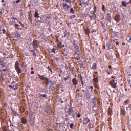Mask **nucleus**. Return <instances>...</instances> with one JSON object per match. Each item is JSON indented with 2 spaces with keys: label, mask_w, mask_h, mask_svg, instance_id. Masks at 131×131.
I'll return each mask as SVG.
<instances>
[{
  "label": "nucleus",
  "mask_w": 131,
  "mask_h": 131,
  "mask_svg": "<svg viewBox=\"0 0 131 131\" xmlns=\"http://www.w3.org/2000/svg\"><path fill=\"white\" fill-rule=\"evenodd\" d=\"M93 81H94V83H98V82H99V78H98V77L94 78L93 79Z\"/></svg>",
  "instance_id": "20"
},
{
  "label": "nucleus",
  "mask_w": 131,
  "mask_h": 131,
  "mask_svg": "<svg viewBox=\"0 0 131 131\" xmlns=\"http://www.w3.org/2000/svg\"><path fill=\"white\" fill-rule=\"evenodd\" d=\"M13 114L15 116H17V115H19V114H17V112L13 111Z\"/></svg>",
  "instance_id": "52"
},
{
  "label": "nucleus",
  "mask_w": 131,
  "mask_h": 131,
  "mask_svg": "<svg viewBox=\"0 0 131 131\" xmlns=\"http://www.w3.org/2000/svg\"><path fill=\"white\" fill-rule=\"evenodd\" d=\"M74 47L75 50H76V51H78L79 47H78V45H77V44L74 43Z\"/></svg>",
  "instance_id": "22"
},
{
  "label": "nucleus",
  "mask_w": 131,
  "mask_h": 131,
  "mask_svg": "<svg viewBox=\"0 0 131 131\" xmlns=\"http://www.w3.org/2000/svg\"><path fill=\"white\" fill-rule=\"evenodd\" d=\"M114 10L115 11V12H117V11H118V8H116L115 7H114Z\"/></svg>",
  "instance_id": "49"
},
{
  "label": "nucleus",
  "mask_w": 131,
  "mask_h": 131,
  "mask_svg": "<svg viewBox=\"0 0 131 131\" xmlns=\"http://www.w3.org/2000/svg\"><path fill=\"white\" fill-rule=\"evenodd\" d=\"M52 52H53V53H57V52H58V48L56 46H53Z\"/></svg>",
  "instance_id": "12"
},
{
  "label": "nucleus",
  "mask_w": 131,
  "mask_h": 131,
  "mask_svg": "<svg viewBox=\"0 0 131 131\" xmlns=\"http://www.w3.org/2000/svg\"><path fill=\"white\" fill-rule=\"evenodd\" d=\"M126 40H127V41H128V42H130L131 37L130 36H128L126 38Z\"/></svg>",
  "instance_id": "39"
},
{
  "label": "nucleus",
  "mask_w": 131,
  "mask_h": 131,
  "mask_svg": "<svg viewBox=\"0 0 131 131\" xmlns=\"http://www.w3.org/2000/svg\"><path fill=\"white\" fill-rule=\"evenodd\" d=\"M57 47L59 49H60V48H62V44L61 43H57Z\"/></svg>",
  "instance_id": "41"
},
{
  "label": "nucleus",
  "mask_w": 131,
  "mask_h": 131,
  "mask_svg": "<svg viewBox=\"0 0 131 131\" xmlns=\"http://www.w3.org/2000/svg\"><path fill=\"white\" fill-rule=\"evenodd\" d=\"M92 69H97V63L95 62L93 63L92 67H91Z\"/></svg>",
  "instance_id": "17"
},
{
  "label": "nucleus",
  "mask_w": 131,
  "mask_h": 131,
  "mask_svg": "<svg viewBox=\"0 0 131 131\" xmlns=\"http://www.w3.org/2000/svg\"><path fill=\"white\" fill-rule=\"evenodd\" d=\"M37 18V20L38 21V22H40V23H41V17L40 16H38L36 17Z\"/></svg>",
  "instance_id": "29"
},
{
  "label": "nucleus",
  "mask_w": 131,
  "mask_h": 131,
  "mask_svg": "<svg viewBox=\"0 0 131 131\" xmlns=\"http://www.w3.org/2000/svg\"><path fill=\"white\" fill-rule=\"evenodd\" d=\"M114 20L116 22H119L121 20V16L119 14H116L114 17Z\"/></svg>",
  "instance_id": "5"
},
{
  "label": "nucleus",
  "mask_w": 131,
  "mask_h": 131,
  "mask_svg": "<svg viewBox=\"0 0 131 131\" xmlns=\"http://www.w3.org/2000/svg\"><path fill=\"white\" fill-rule=\"evenodd\" d=\"M66 112H69V115L70 116H72L71 118H75V114H74V112H75V111L73 110L72 108H68L67 107L66 108Z\"/></svg>",
  "instance_id": "1"
},
{
  "label": "nucleus",
  "mask_w": 131,
  "mask_h": 131,
  "mask_svg": "<svg viewBox=\"0 0 131 131\" xmlns=\"http://www.w3.org/2000/svg\"><path fill=\"white\" fill-rule=\"evenodd\" d=\"M122 6H123V7H126L127 6V4L124 2V1H123L122 2Z\"/></svg>",
  "instance_id": "30"
},
{
  "label": "nucleus",
  "mask_w": 131,
  "mask_h": 131,
  "mask_svg": "<svg viewBox=\"0 0 131 131\" xmlns=\"http://www.w3.org/2000/svg\"><path fill=\"white\" fill-rule=\"evenodd\" d=\"M70 12L71 14H75V12L74 11V10H73V8H71Z\"/></svg>",
  "instance_id": "32"
},
{
  "label": "nucleus",
  "mask_w": 131,
  "mask_h": 131,
  "mask_svg": "<svg viewBox=\"0 0 131 131\" xmlns=\"http://www.w3.org/2000/svg\"><path fill=\"white\" fill-rule=\"evenodd\" d=\"M76 52H75V54H77V55H78V56L80 55V52L79 51H78V50H76Z\"/></svg>",
  "instance_id": "44"
},
{
  "label": "nucleus",
  "mask_w": 131,
  "mask_h": 131,
  "mask_svg": "<svg viewBox=\"0 0 131 131\" xmlns=\"http://www.w3.org/2000/svg\"><path fill=\"white\" fill-rule=\"evenodd\" d=\"M19 24H15V27L18 29V30H20V28H19Z\"/></svg>",
  "instance_id": "43"
},
{
  "label": "nucleus",
  "mask_w": 131,
  "mask_h": 131,
  "mask_svg": "<svg viewBox=\"0 0 131 131\" xmlns=\"http://www.w3.org/2000/svg\"><path fill=\"white\" fill-rule=\"evenodd\" d=\"M9 58H14V55L13 54L9 55Z\"/></svg>",
  "instance_id": "56"
},
{
  "label": "nucleus",
  "mask_w": 131,
  "mask_h": 131,
  "mask_svg": "<svg viewBox=\"0 0 131 131\" xmlns=\"http://www.w3.org/2000/svg\"><path fill=\"white\" fill-rule=\"evenodd\" d=\"M92 103L94 105V106H96V98L94 97L93 99H92Z\"/></svg>",
  "instance_id": "28"
},
{
  "label": "nucleus",
  "mask_w": 131,
  "mask_h": 131,
  "mask_svg": "<svg viewBox=\"0 0 131 131\" xmlns=\"http://www.w3.org/2000/svg\"><path fill=\"white\" fill-rule=\"evenodd\" d=\"M102 11H103L104 12H105V11H106V7H105V5H102Z\"/></svg>",
  "instance_id": "36"
},
{
  "label": "nucleus",
  "mask_w": 131,
  "mask_h": 131,
  "mask_svg": "<svg viewBox=\"0 0 131 131\" xmlns=\"http://www.w3.org/2000/svg\"><path fill=\"white\" fill-rule=\"evenodd\" d=\"M39 78L41 79V80H45L46 81V84H48L49 82V78L47 77H45V76L38 75Z\"/></svg>",
  "instance_id": "2"
},
{
  "label": "nucleus",
  "mask_w": 131,
  "mask_h": 131,
  "mask_svg": "<svg viewBox=\"0 0 131 131\" xmlns=\"http://www.w3.org/2000/svg\"><path fill=\"white\" fill-rule=\"evenodd\" d=\"M93 110H97V106L96 105H94V106L92 107Z\"/></svg>",
  "instance_id": "55"
},
{
  "label": "nucleus",
  "mask_w": 131,
  "mask_h": 131,
  "mask_svg": "<svg viewBox=\"0 0 131 131\" xmlns=\"http://www.w3.org/2000/svg\"><path fill=\"white\" fill-rule=\"evenodd\" d=\"M74 70V68H72V69H71V71H73Z\"/></svg>",
  "instance_id": "62"
},
{
  "label": "nucleus",
  "mask_w": 131,
  "mask_h": 131,
  "mask_svg": "<svg viewBox=\"0 0 131 131\" xmlns=\"http://www.w3.org/2000/svg\"><path fill=\"white\" fill-rule=\"evenodd\" d=\"M31 74H34V71H32L31 72Z\"/></svg>",
  "instance_id": "60"
},
{
  "label": "nucleus",
  "mask_w": 131,
  "mask_h": 131,
  "mask_svg": "<svg viewBox=\"0 0 131 131\" xmlns=\"http://www.w3.org/2000/svg\"><path fill=\"white\" fill-rule=\"evenodd\" d=\"M29 49L30 50V52H33L34 51H36V49L33 45L29 47Z\"/></svg>",
  "instance_id": "10"
},
{
  "label": "nucleus",
  "mask_w": 131,
  "mask_h": 131,
  "mask_svg": "<svg viewBox=\"0 0 131 131\" xmlns=\"http://www.w3.org/2000/svg\"><path fill=\"white\" fill-rule=\"evenodd\" d=\"M67 2V3H69L70 4L72 3V0H63V2Z\"/></svg>",
  "instance_id": "38"
},
{
  "label": "nucleus",
  "mask_w": 131,
  "mask_h": 131,
  "mask_svg": "<svg viewBox=\"0 0 131 131\" xmlns=\"http://www.w3.org/2000/svg\"><path fill=\"white\" fill-rule=\"evenodd\" d=\"M106 47H107V50H111L112 48H111V42H107L106 43Z\"/></svg>",
  "instance_id": "11"
},
{
  "label": "nucleus",
  "mask_w": 131,
  "mask_h": 131,
  "mask_svg": "<svg viewBox=\"0 0 131 131\" xmlns=\"http://www.w3.org/2000/svg\"><path fill=\"white\" fill-rule=\"evenodd\" d=\"M90 121H91L90 119H89L88 118H84L83 120V125H86V124H88V123L90 122Z\"/></svg>",
  "instance_id": "7"
},
{
  "label": "nucleus",
  "mask_w": 131,
  "mask_h": 131,
  "mask_svg": "<svg viewBox=\"0 0 131 131\" xmlns=\"http://www.w3.org/2000/svg\"><path fill=\"white\" fill-rule=\"evenodd\" d=\"M92 33H94V32H97V30L96 29H93L92 30V31H91Z\"/></svg>",
  "instance_id": "54"
},
{
  "label": "nucleus",
  "mask_w": 131,
  "mask_h": 131,
  "mask_svg": "<svg viewBox=\"0 0 131 131\" xmlns=\"http://www.w3.org/2000/svg\"><path fill=\"white\" fill-rule=\"evenodd\" d=\"M21 2V0H17L16 1V4H18V3H20Z\"/></svg>",
  "instance_id": "59"
},
{
  "label": "nucleus",
  "mask_w": 131,
  "mask_h": 131,
  "mask_svg": "<svg viewBox=\"0 0 131 131\" xmlns=\"http://www.w3.org/2000/svg\"><path fill=\"white\" fill-rule=\"evenodd\" d=\"M108 114H109L110 115H111V113H112V109L109 108L108 110Z\"/></svg>",
  "instance_id": "34"
},
{
  "label": "nucleus",
  "mask_w": 131,
  "mask_h": 131,
  "mask_svg": "<svg viewBox=\"0 0 131 131\" xmlns=\"http://www.w3.org/2000/svg\"><path fill=\"white\" fill-rule=\"evenodd\" d=\"M32 45L36 49H37V48H38V46L39 45V41H37V40H34L33 41Z\"/></svg>",
  "instance_id": "4"
},
{
  "label": "nucleus",
  "mask_w": 131,
  "mask_h": 131,
  "mask_svg": "<svg viewBox=\"0 0 131 131\" xmlns=\"http://www.w3.org/2000/svg\"><path fill=\"white\" fill-rule=\"evenodd\" d=\"M103 50H105V48H106V47L105 46V45H104L103 46Z\"/></svg>",
  "instance_id": "61"
},
{
  "label": "nucleus",
  "mask_w": 131,
  "mask_h": 131,
  "mask_svg": "<svg viewBox=\"0 0 131 131\" xmlns=\"http://www.w3.org/2000/svg\"><path fill=\"white\" fill-rule=\"evenodd\" d=\"M72 82H73L74 85H76V84H77L78 83V80H77V79H76V78H74L72 79Z\"/></svg>",
  "instance_id": "9"
},
{
  "label": "nucleus",
  "mask_w": 131,
  "mask_h": 131,
  "mask_svg": "<svg viewBox=\"0 0 131 131\" xmlns=\"http://www.w3.org/2000/svg\"><path fill=\"white\" fill-rule=\"evenodd\" d=\"M110 84L112 88H114V89H116L117 88V82L115 81L114 80H112L110 82Z\"/></svg>",
  "instance_id": "3"
},
{
  "label": "nucleus",
  "mask_w": 131,
  "mask_h": 131,
  "mask_svg": "<svg viewBox=\"0 0 131 131\" xmlns=\"http://www.w3.org/2000/svg\"><path fill=\"white\" fill-rule=\"evenodd\" d=\"M40 97H42V98H47V95L40 94Z\"/></svg>",
  "instance_id": "40"
},
{
  "label": "nucleus",
  "mask_w": 131,
  "mask_h": 131,
  "mask_svg": "<svg viewBox=\"0 0 131 131\" xmlns=\"http://www.w3.org/2000/svg\"><path fill=\"white\" fill-rule=\"evenodd\" d=\"M39 14H38V10H36L35 12V13H34V17L35 18H37V17L39 16Z\"/></svg>",
  "instance_id": "25"
},
{
  "label": "nucleus",
  "mask_w": 131,
  "mask_h": 131,
  "mask_svg": "<svg viewBox=\"0 0 131 131\" xmlns=\"http://www.w3.org/2000/svg\"><path fill=\"white\" fill-rule=\"evenodd\" d=\"M107 23H111V20H112V18H111V16H109L107 17Z\"/></svg>",
  "instance_id": "23"
},
{
  "label": "nucleus",
  "mask_w": 131,
  "mask_h": 131,
  "mask_svg": "<svg viewBox=\"0 0 131 131\" xmlns=\"http://www.w3.org/2000/svg\"><path fill=\"white\" fill-rule=\"evenodd\" d=\"M84 95L86 100H90V99H91V94L89 91H85L84 93Z\"/></svg>",
  "instance_id": "6"
},
{
  "label": "nucleus",
  "mask_w": 131,
  "mask_h": 131,
  "mask_svg": "<svg viewBox=\"0 0 131 131\" xmlns=\"http://www.w3.org/2000/svg\"><path fill=\"white\" fill-rule=\"evenodd\" d=\"M3 131H7V127L6 126H4L2 128Z\"/></svg>",
  "instance_id": "48"
},
{
  "label": "nucleus",
  "mask_w": 131,
  "mask_h": 131,
  "mask_svg": "<svg viewBox=\"0 0 131 131\" xmlns=\"http://www.w3.org/2000/svg\"><path fill=\"white\" fill-rule=\"evenodd\" d=\"M105 72H106V73H107V74H110V72L108 70H105Z\"/></svg>",
  "instance_id": "53"
},
{
  "label": "nucleus",
  "mask_w": 131,
  "mask_h": 131,
  "mask_svg": "<svg viewBox=\"0 0 131 131\" xmlns=\"http://www.w3.org/2000/svg\"><path fill=\"white\" fill-rule=\"evenodd\" d=\"M80 116H81V115L80 114V113L77 114V117H78V118H80Z\"/></svg>",
  "instance_id": "47"
},
{
  "label": "nucleus",
  "mask_w": 131,
  "mask_h": 131,
  "mask_svg": "<svg viewBox=\"0 0 131 131\" xmlns=\"http://www.w3.org/2000/svg\"><path fill=\"white\" fill-rule=\"evenodd\" d=\"M2 31H3V34L6 33V30H5V29H3V30H2Z\"/></svg>",
  "instance_id": "57"
},
{
  "label": "nucleus",
  "mask_w": 131,
  "mask_h": 131,
  "mask_svg": "<svg viewBox=\"0 0 131 131\" xmlns=\"http://www.w3.org/2000/svg\"><path fill=\"white\" fill-rule=\"evenodd\" d=\"M62 131H67V129L66 128V127L65 126H63L62 127V129H61Z\"/></svg>",
  "instance_id": "45"
},
{
  "label": "nucleus",
  "mask_w": 131,
  "mask_h": 131,
  "mask_svg": "<svg viewBox=\"0 0 131 131\" xmlns=\"http://www.w3.org/2000/svg\"><path fill=\"white\" fill-rule=\"evenodd\" d=\"M73 126H74V124L73 123L70 124V127L71 129H73Z\"/></svg>",
  "instance_id": "42"
},
{
  "label": "nucleus",
  "mask_w": 131,
  "mask_h": 131,
  "mask_svg": "<svg viewBox=\"0 0 131 131\" xmlns=\"http://www.w3.org/2000/svg\"><path fill=\"white\" fill-rule=\"evenodd\" d=\"M79 65L80 66V68H83V62H82L81 60L79 61Z\"/></svg>",
  "instance_id": "26"
},
{
  "label": "nucleus",
  "mask_w": 131,
  "mask_h": 131,
  "mask_svg": "<svg viewBox=\"0 0 131 131\" xmlns=\"http://www.w3.org/2000/svg\"><path fill=\"white\" fill-rule=\"evenodd\" d=\"M41 39H43V40H46V37L43 35H41Z\"/></svg>",
  "instance_id": "50"
},
{
  "label": "nucleus",
  "mask_w": 131,
  "mask_h": 131,
  "mask_svg": "<svg viewBox=\"0 0 131 131\" xmlns=\"http://www.w3.org/2000/svg\"><path fill=\"white\" fill-rule=\"evenodd\" d=\"M63 8H65L66 9V11H68V9L69 8H70V6H68L67 4L63 3Z\"/></svg>",
  "instance_id": "16"
},
{
  "label": "nucleus",
  "mask_w": 131,
  "mask_h": 131,
  "mask_svg": "<svg viewBox=\"0 0 131 131\" xmlns=\"http://www.w3.org/2000/svg\"><path fill=\"white\" fill-rule=\"evenodd\" d=\"M84 32L85 33V34H90V33H91V30H90V28H87L85 30Z\"/></svg>",
  "instance_id": "15"
},
{
  "label": "nucleus",
  "mask_w": 131,
  "mask_h": 131,
  "mask_svg": "<svg viewBox=\"0 0 131 131\" xmlns=\"http://www.w3.org/2000/svg\"><path fill=\"white\" fill-rule=\"evenodd\" d=\"M88 127H91V123H89L88 125Z\"/></svg>",
  "instance_id": "63"
},
{
  "label": "nucleus",
  "mask_w": 131,
  "mask_h": 131,
  "mask_svg": "<svg viewBox=\"0 0 131 131\" xmlns=\"http://www.w3.org/2000/svg\"><path fill=\"white\" fill-rule=\"evenodd\" d=\"M16 70L17 73L18 74H20V73H22V70H21V68H18L17 69H15Z\"/></svg>",
  "instance_id": "18"
},
{
  "label": "nucleus",
  "mask_w": 131,
  "mask_h": 131,
  "mask_svg": "<svg viewBox=\"0 0 131 131\" xmlns=\"http://www.w3.org/2000/svg\"><path fill=\"white\" fill-rule=\"evenodd\" d=\"M29 121L30 123H32L33 122V120L32 119V114L30 113L29 114Z\"/></svg>",
  "instance_id": "13"
},
{
  "label": "nucleus",
  "mask_w": 131,
  "mask_h": 131,
  "mask_svg": "<svg viewBox=\"0 0 131 131\" xmlns=\"http://www.w3.org/2000/svg\"><path fill=\"white\" fill-rule=\"evenodd\" d=\"M20 68V64H19V62L18 61H16L15 64V69H17V68Z\"/></svg>",
  "instance_id": "19"
},
{
  "label": "nucleus",
  "mask_w": 131,
  "mask_h": 131,
  "mask_svg": "<svg viewBox=\"0 0 131 131\" xmlns=\"http://www.w3.org/2000/svg\"><path fill=\"white\" fill-rule=\"evenodd\" d=\"M21 121L23 124H26V123H27V121L25 118H22L21 119Z\"/></svg>",
  "instance_id": "14"
},
{
  "label": "nucleus",
  "mask_w": 131,
  "mask_h": 131,
  "mask_svg": "<svg viewBox=\"0 0 131 131\" xmlns=\"http://www.w3.org/2000/svg\"><path fill=\"white\" fill-rule=\"evenodd\" d=\"M0 65L2 66V68H4V67L5 66L6 63H4L3 61H0Z\"/></svg>",
  "instance_id": "24"
},
{
  "label": "nucleus",
  "mask_w": 131,
  "mask_h": 131,
  "mask_svg": "<svg viewBox=\"0 0 131 131\" xmlns=\"http://www.w3.org/2000/svg\"><path fill=\"white\" fill-rule=\"evenodd\" d=\"M12 89H13V90H17L18 89V84H16V85L15 86H13Z\"/></svg>",
  "instance_id": "31"
},
{
  "label": "nucleus",
  "mask_w": 131,
  "mask_h": 131,
  "mask_svg": "<svg viewBox=\"0 0 131 131\" xmlns=\"http://www.w3.org/2000/svg\"><path fill=\"white\" fill-rule=\"evenodd\" d=\"M129 4H131V0H130L129 2H127L128 5H129Z\"/></svg>",
  "instance_id": "64"
},
{
  "label": "nucleus",
  "mask_w": 131,
  "mask_h": 131,
  "mask_svg": "<svg viewBox=\"0 0 131 131\" xmlns=\"http://www.w3.org/2000/svg\"><path fill=\"white\" fill-rule=\"evenodd\" d=\"M14 36H16V37H20V34L18 32H15L14 33Z\"/></svg>",
  "instance_id": "27"
},
{
  "label": "nucleus",
  "mask_w": 131,
  "mask_h": 131,
  "mask_svg": "<svg viewBox=\"0 0 131 131\" xmlns=\"http://www.w3.org/2000/svg\"><path fill=\"white\" fill-rule=\"evenodd\" d=\"M76 59H77V60L78 61H79V60H80V57H76Z\"/></svg>",
  "instance_id": "58"
},
{
  "label": "nucleus",
  "mask_w": 131,
  "mask_h": 131,
  "mask_svg": "<svg viewBox=\"0 0 131 131\" xmlns=\"http://www.w3.org/2000/svg\"><path fill=\"white\" fill-rule=\"evenodd\" d=\"M80 5L81 6H82V7H83V8H84V7H85L86 6H88V3L87 2H83V3H82L80 2Z\"/></svg>",
  "instance_id": "21"
},
{
  "label": "nucleus",
  "mask_w": 131,
  "mask_h": 131,
  "mask_svg": "<svg viewBox=\"0 0 131 131\" xmlns=\"http://www.w3.org/2000/svg\"><path fill=\"white\" fill-rule=\"evenodd\" d=\"M129 102H130L129 100H126L124 101V103L125 104V105H127V104H129Z\"/></svg>",
  "instance_id": "37"
},
{
  "label": "nucleus",
  "mask_w": 131,
  "mask_h": 131,
  "mask_svg": "<svg viewBox=\"0 0 131 131\" xmlns=\"http://www.w3.org/2000/svg\"><path fill=\"white\" fill-rule=\"evenodd\" d=\"M33 52V56L34 57H36V53L34 51H32Z\"/></svg>",
  "instance_id": "46"
},
{
  "label": "nucleus",
  "mask_w": 131,
  "mask_h": 131,
  "mask_svg": "<svg viewBox=\"0 0 131 131\" xmlns=\"http://www.w3.org/2000/svg\"><path fill=\"white\" fill-rule=\"evenodd\" d=\"M91 20H96L97 19V15L93 13L92 15H89Z\"/></svg>",
  "instance_id": "8"
},
{
  "label": "nucleus",
  "mask_w": 131,
  "mask_h": 131,
  "mask_svg": "<svg viewBox=\"0 0 131 131\" xmlns=\"http://www.w3.org/2000/svg\"><path fill=\"white\" fill-rule=\"evenodd\" d=\"M70 19H74L75 18V15H71L70 16Z\"/></svg>",
  "instance_id": "51"
},
{
  "label": "nucleus",
  "mask_w": 131,
  "mask_h": 131,
  "mask_svg": "<svg viewBox=\"0 0 131 131\" xmlns=\"http://www.w3.org/2000/svg\"><path fill=\"white\" fill-rule=\"evenodd\" d=\"M121 113L122 115H125V111L124 110L122 109L121 111Z\"/></svg>",
  "instance_id": "33"
},
{
  "label": "nucleus",
  "mask_w": 131,
  "mask_h": 131,
  "mask_svg": "<svg viewBox=\"0 0 131 131\" xmlns=\"http://www.w3.org/2000/svg\"><path fill=\"white\" fill-rule=\"evenodd\" d=\"M100 24H101L102 27H103V28H105V23L103 21H101L100 22Z\"/></svg>",
  "instance_id": "35"
}]
</instances>
